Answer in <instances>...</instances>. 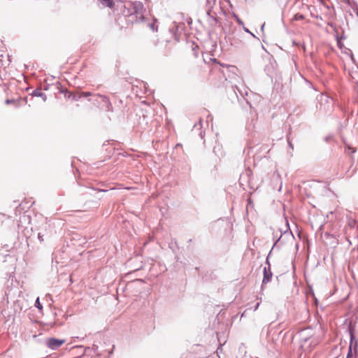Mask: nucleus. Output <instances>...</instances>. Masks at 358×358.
<instances>
[{
    "label": "nucleus",
    "instance_id": "f257e3e1",
    "mask_svg": "<svg viewBox=\"0 0 358 358\" xmlns=\"http://www.w3.org/2000/svg\"><path fill=\"white\" fill-rule=\"evenodd\" d=\"M141 9L142 6L141 3L129 1L124 4L122 13L127 19L131 17V15H134V14L136 15L138 17H141Z\"/></svg>",
    "mask_w": 358,
    "mask_h": 358
},
{
    "label": "nucleus",
    "instance_id": "f03ea898",
    "mask_svg": "<svg viewBox=\"0 0 358 358\" xmlns=\"http://www.w3.org/2000/svg\"><path fill=\"white\" fill-rule=\"evenodd\" d=\"M97 97L98 99H96V101L99 103H101V108L107 112L113 111V108L108 96L98 94Z\"/></svg>",
    "mask_w": 358,
    "mask_h": 358
},
{
    "label": "nucleus",
    "instance_id": "7ed1b4c3",
    "mask_svg": "<svg viewBox=\"0 0 358 358\" xmlns=\"http://www.w3.org/2000/svg\"><path fill=\"white\" fill-rule=\"evenodd\" d=\"M66 341L64 339L50 338L46 341V344L49 348L52 350H55L60 347L61 345H62Z\"/></svg>",
    "mask_w": 358,
    "mask_h": 358
},
{
    "label": "nucleus",
    "instance_id": "20e7f679",
    "mask_svg": "<svg viewBox=\"0 0 358 358\" xmlns=\"http://www.w3.org/2000/svg\"><path fill=\"white\" fill-rule=\"evenodd\" d=\"M144 19V17H143V15L142 14V17H138L136 16V15L134 14V15H131V17H129L128 19H127V21L129 23H137V22H141L143 21Z\"/></svg>",
    "mask_w": 358,
    "mask_h": 358
},
{
    "label": "nucleus",
    "instance_id": "39448f33",
    "mask_svg": "<svg viewBox=\"0 0 358 358\" xmlns=\"http://www.w3.org/2000/svg\"><path fill=\"white\" fill-rule=\"evenodd\" d=\"M271 273L270 271H267L266 268H264V278H263V283H267L269 282L271 278Z\"/></svg>",
    "mask_w": 358,
    "mask_h": 358
},
{
    "label": "nucleus",
    "instance_id": "423d86ee",
    "mask_svg": "<svg viewBox=\"0 0 358 358\" xmlns=\"http://www.w3.org/2000/svg\"><path fill=\"white\" fill-rule=\"evenodd\" d=\"M102 5L106 7L113 8L114 6V2L113 0H99Z\"/></svg>",
    "mask_w": 358,
    "mask_h": 358
},
{
    "label": "nucleus",
    "instance_id": "0eeeda50",
    "mask_svg": "<svg viewBox=\"0 0 358 358\" xmlns=\"http://www.w3.org/2000/svg\"><path fill=\"white\" fill-rule=\"evenodd\" d=\"M92 96V93L90 92H83L80 94L79 95V98H81V97H87V96Z\"/></svg>",
    "mask_w": 358,
    "mask_h": 358
},
{
    "label": "nucleus",
    "instance_id": "6e6552de",
    "mask_svg": "<svg viewBox=\"0 0 358 358\" xmlns=\"http://www.w3.org/2000/svg\"><path fill=\"white\" fill-rule=\"evenodd\" d=\"M35 306L38 308L40 310L43 309V306L41 303H40L39 298H37L36 302H35Z\"/></svg>",
    "mask_w": 358,
    "mask_h": 358
},
{
    "label": "nucleus",
    "instance_id": "1a4fd4ad",
    "mask_svg": "<svg viewBox=\"0 0 358 358\" xmlns=\"http://www.w3.org/2000/svg\"><path fill=\"white\" fill-rule=\"evenodd\" d=\"M294 19H295L296 20H303V15H301V14H299V13H297V14H296V15H294Z\"/></svg>",
    "mask_w": 358,
    "mask_h": 358
},
{
    "label": "nucleus",
    "instance_id": "9d476101",
    "mask_svg": "<svg viewBox=\"0 0 358 358\" xmlns=\"http://www.w3.org/2000/svg\"><path fill=\"white\" fill-rule=\"evenodd\" d=\"M150 29L153 31H157V28L155 27V23H152L150 25Z\"/></svg>",
    "mask_w": 358,
    "mask_h": 358
},
{
    "label": "nucleus",
    "instance_id": "9b49d317",
    "mask_svg": "<svg viewBox=\"0 0 358 358\" xmlns=\"http://www.w3.org/2000/svg\"><path fill=\"white\" fill-rule=\"evenodd\" d=\"M348 148L349 150H350L351 153H355L356 152V149L354 148H351L350 146H348Z\"/></svg>",
    "mask_w": 358,
    "mask_h": 358
},
{
    "label": "nucleus",
    "instance_id": "f8f14e48",
    "mask_svg": "<svg viewBox=\"0 0 358 358\" xmlns=\"http://www.w3.org/2000/svg\"><path fill=\"white\" fill-rule=\"evenodd\" d=\"M15 102H16V101H15V100H10V99H7V100L6 101V104H9V103H15Z\"/></svg>",
    "mask_w": 358,
    "mask_h": 358
},
{
    "label": "nucleus",
    "instance_id": "ddd939ff",
    "mask_svg": "<svg viewBox=\"0 0 358 358\" xmlns=\"http://www.w3.org/2000/svg\"><path fill=\"white\" fill-rule=\"evenodd\" d=\"M347 358H354L351 352V349L350 350V352L348 354Z\"/></svg>",
    "mask_w": 358,
    "mask_h": 358
},
{
    "label": "nucleus",
    "instance_id": "4468645a",
    "mask_svg": "<svg viewBox=\"0 0 358 358\" xmlns=\"http://www.w3.org/2000/svg\"><path fill=\"white\" fill-rule=\"evenodd\" d=\"M259 306V303L257 304L256 307H255V309H257Z\"/></svg>",
    "mask_w": 358,
    "mask_h": 358
}]
</instances>
